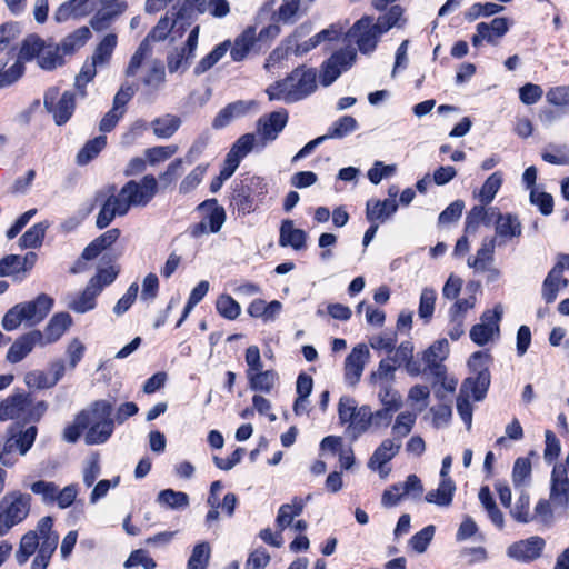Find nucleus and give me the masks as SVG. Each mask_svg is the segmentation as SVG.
<instances>
[{
    "instance_id": "21",
    "label": "nucleus",
    "mask_w": 569,
    "mask_h": 569,
    "mask_svg": "<svg viewBox=\"0 0 569 569\" xmlns=\"http://www.w3.org/2000/svg\"><path fill=\"white\" fill-rule=\"evenodd\" d=\"M400 448L401 441L391 438L385 439L370 457L368 467L382 473V467L399 452Z\"/></svg>"
},
{
    "instance_id": "64",
    "label": "nucleus",
    "mask_w": 569,
    "mask_h": 569,
    "mask_svg": "<svg viewBox=\"0 0 569 569\" xmlns=\"http://www.w3.org/2000/svg\"><path fill=\"white\" fill-rule=\"evenodd\" d=\"M256 142L253 133H246L233 143L228 153L241 161L253 149Z\"/></svg>"
},
{
    "instance_id": "59",
    "label": "nucleus",
    "mask_w": 569,
    "mask_h": 569,
    "mask_svg": "<svg viewBox=\"0 0 569 569\" xmlns=\"http://www.w3.org/2000/svg\"><path fill=\"white\" fill-rule=\"evenodd\" d=\"M107 144L104 136H99L91 141L87 142L86 146L77 156L79 164H86L93 159Z\"/></svg>"
},
{
    "instance_id": "53",
    "label": "nucleus",
    "mask_w": 569,
    "mask_h": 569,
    "mask_svg": "<svg viewBox=\"0 0 569 569\" xmlns=\"http://www.w3.org/2000/svg\"><path fill=\"white\" fill-rule=\"evenodd\" d=\"M216 308L218 313L228 319L234 320L241 312L240 305L229 295H221L217 298Z\"/></svg>"
},
{
    "instance_id": "28",
    "label": "nucleus",
    "mask_w": 569,
    "mask_h": 569,
    "mask_svg": "<svg viewBox=\"0 0 569 569\" xmlns=\"http://www.w3.org/2000/svg\"><path fill=\"white\" fill-rule=\"evenodd\" d=\"M455 492L456 483L453 480H440L437 489L430 490L426 493L425 500L428 503H432L441 508H448L452 503Z\"/></svg>"
},
{
    "instance_id": "44",
    "label": "nucleus",
    "mask_w": 569,
    "mask_h": 569,
    "mask_svg": "<svg viewBox=\"0 0 569 569\" xmlns=\"http://www.w3.org/2000/svg\"><path fill=\"white\" fill-rule=\"evenodd\" d=\"M113 423L112 418H108L100 421V423L92 425L88 428L84 436L86 443L98 445L106 442L113 432Z\"/></svg>"
},
{
    "instance_id": "25",
    "label": "nucleus",
    "mask_w": 569,
    "mask_h": 569,
    "mask_svg": "<svg viewBox=\"0 0 569 569\" xmlns=\"http://www.w3.org/2000/svg\"><path fill=\"white\" fill-rule=\"evenodd\" d=\"M92 9V0H69L56 10L54 19L58 22H63L70 18H82L88 16Z\"/></svg>"
},
{
    "instance_id": "13",
    "label": "nucleus",
    "mask_w": 569,
    "mask_h": 569,
    "mask_svg": "<svg viewBox=\"0 0 569 569\" xmlns=\"http://www.w3.org/2000/svg\"><path fill=\"white\" fill-rule=\"evenodd\" d=\"M357 52L353 48H346L333 53L323 64L321 69V83L330 86L341 74L348 70L356 61Z\"/></svg>"
},
{
    "instance_id": "6",
    "label": "nucleus",
    "mask_w": 569,
    "mask_h": 569,
    "mask_svg": "<svg viewBox=\"0 0 569 569\" xmlns=\"http://www.w3.org/2000/svg\"><path fill=\"white\" fill-rule=\"evenodd\" d=\"M31 496L11 491L0 500V535L23 521L30 512Z\"/></svg>"
},
{
    "instance_id": "23",
    "label": "nucleus",
    "mask_w": 569,
    "mask_h": 569,
    "mask_svg": "<svg viewBox=\"0 0 569 569\" xmlns=\"http://www.w3.org/2000/svg\"><path fill=\"white\" fill-rule=\"evenodd\" d=\"M71 323L72 319L69 313L60 312L54 315L46 326L44 330L41 331V336L43 337V346L58 341L69 329Z\"/></svg>"
},
{
    "instance_id": "36",
    "label": "nucleus",
    "mask_w": 569,
    "mask_h": 569,
    "mask_svg": "<svg viewBox=\"0 0 569 569\" xmlns=\"http://www.w3.org/2000/svg\"><path fill=\"white\" fill-rule=\"evenodd\" d=\"M118 43V37L114 33L106 34L101 41L97 44L91 60L100 68L106 67L113 53L114 48Z\"/></svg>"
},
{
    "instance_id": "15",
    "label": "nucleus",
    "mask_w": 569,
    "mask_h": 569,
    "mask_svg": "<svg viewBox=\"0 0 569 569\" xmlns=\"http://www.w3.org/2000/svg\"><path fill=\"white\" fill-rule=\"evenodd\" d=\"M510 21L508 18L498 17L490 22H480L476 26V33L471 38L473 47H479L483 41L490 44H498L499 40L509 31Z\"/></svg>"
},
{
    "instance_id": "14",
    "label": "nucleus",
    "mask_w": 569,
    "mask_h": 569,
    "mask_svg": "<svg viewBox=\"0 0 569 569\" xmlns=\"http://www.w3.org/2000/svg\"><path fill=\"white\" fill-rule=\"evenodd\" d=\"M198 209L203 213V219L198 223L192 233L198 237L206 233L220 231L226 220L224 209L218 204L216 199L202 202Z\"/></svg>"
},
{
    "instance_id": "9",
    "label": "nucleus",
    "mask_w": 569,
    "mask_h": 569,
    "mask_svg": "<svg viewBox=\"0 0 569 569\" xmlns=\"http://www.w3.org/2000/svg\"><path fill=\"white\" fill-rule=\"evenodd\" d=\"M503 307L499 303L492 310L482 313L480 322L470 330L471 340L483 346L499 335V322L502 318Z\"/></svg>"
},
{
    "instance_id": "20",
    "label": "nucleus",
    "mask_w": 569,
    "mask_h": 569,
    "mask_svg": "<svg viewBox=\"0 0 569 569\" xmlns=\"http://www.w3.org/2000/svg\"><path fill=\"white\" fill-rule=\"evenodd\" d=\"M37 346L44 347L43 337L40 330H32L12 343L8 350L7 359L12 363H17L24 359Z\"/></svg>"
},
{
    "instance_id": "62",
    "label": "nucleus",
    "mask_w": 569,
    "mask_h": 569,
    "mask_svg": "<svg viewBox=\"0 0 569 569\" xmlns=\"http://www.w3.org/2000/svg\"><path fill=\"white\" fill-rule=\"evenodd\" d=\"M502 183V174L500 172H493L481 187L479 197L483 203H490Z\"/></svg>"
},
{
    "instance_id": "4",
    "label": "nucleus",
    "mask_w": 569,
    "mask_h": 569,
    "mask_svg": "<svg viewBox=\"0 0 569 569\" xmlns=\"http://www.w3.org/2000/svg\"><path fill=\"white\" fill-rule=\"evenodd\" d=\"M53 306V299L44 293L34 300L21 302L7 311L2 319V327L8 330L17 329L22 322L34 326L41 322Z\"/></svg>"
},
{
    "instance_id": "49",
    "label": "nucleus",
    "mask_w": 569,
    "mask_h": 569,
    "mask_svg": "<svg viewBox=\"0 0 569 569\" xmlns=\"http://www.w3.org/2000/svg\"><path fill=\"white\" fill-rule=\"evenodd\" d=\"M157 502L170 509H184L189 506V496L181 491L164 489L158 493Z\"/></svg>"
},
{
    "instance_id": "48",
    "label": "nucleus",
    "mask_w": 569,
    "mask_h": 569,
    "mask_svg": "<svg viewBox=\"0 0 569 569\" xmlns=\"http://www.w3.org/2000/svg\"><path fill=\"white\" fill-rule=\"evenodd\" d=\"M181 120L172 114H166L157 118L151 122L153 133L158 138L167 139L174 134L179 129Z\"/></svg>"
},
{
    "instance_id": "31",
    "label": "nucleus",
    "mask_w": 569,
    "mask_h": 569,
    "mask_svg": "<svg viewBox=\"0 0 569 569\" xmlns=\"http://www.w3.org/2000/svg\"><path fill=\"white\" fill-rule=\"evenodd\" d=\"M113 407L112 403L107 400H98L88 408L83 409L79 416H84L86 429L92 425L100 423V421L111 418Z\"/></svg>"
},
{
    "instance_id": "55",
    "label": "nucleus",
    "mask_w": 569,
    "mask_h": 569,
    "mask_svg": "<svg viewBox=\"0 0 569 569\" xmlns=\"http://www.w3.org/2000/svg\"><path fill=\"white\" fill-rule=\"evenodd\" d=\"M164 68L160 60L152 59L146 67V74L142 79L146 86L158 88L164 81Z\"/></svg>"
},
{
    "instance_id": "32",
    "label": "nucleus",
    "mask_w": 569,
    "mask_h": 569,
    "mask_svg": "<svg viewBox=\"0 0 569 569\" xmlns=\"http://www.w3.org/2000/svg\"><path fill=\"white\" fill-rule=\"evenodd\" d=\"M92 33L89 27H80L66 36L59 43L63 54H73L80 50L91 38Z\"/></svg>"
},
{
    "instance_id": "1",
    "label": "nucleus",
    "mask_w": 569,
    "mask_h": 569,
    "mask_svg": "<svg viewBox=\"0 0 569 569\" xmlns=\"http://www.w3.org/2000/svg\"><path fill=\"white\" fill-rule=\"evenodd\" d=\"M158 182L151 174L144 176L140 181H128L118 192L113 187L101 191L102 199L96 226L99 229L108 227L119 216H126L131 207H146L156 196Z\"/></svg>"
},
{
    "instance_id": "26",
    "label": "nucleus",
    "mask_w": 569,
    "mask_h": 569,
    "mask_svg": "<svg viewBox=\"0 0 569 569\" xmlns=\"http://www.w3.org/2000/svg\"><path fill=\"white\" fill-rule=\"evenodd\" d=\"M449 353V343L446 339H441L432 343L423 352V361L427 367L438 377L442 375L441 362L447 358Z\"/></svg>"
},
{
    "instance_id": "56",
    "label": "nucleus",
    "mask_w": 569,
    "mask_h": 569,
    "mask_svg": "<svg viewBox=\"0 0 569 569\" xmlns=\"http://www.w3.org/2000/svg\"><path fill=\"white\" fill-rule=\"evenodd\" d=\"M48 224L44 222H40L31 227L28 231H26L19 239L20 247L22 248H37L41 244Z\"/></svg>"
},
{
    "instance_id": "38",
    "label": "nucleus",
    "mask_w": 569,
    "mask_h": 569,
    "mask_svg": "<svg viewBox=\"0 0 569 569\" xmlns=\"http://www.w3.org/2000/svg\"><path fill=\"white\" fill-rule=\"evenodd\" d=\"M152 59L153 58L151 46L149 44V39H144L131 57L129 64L126 69V76L134 77L140 70V68H146L149 64V61Z\"/></svg>"
},
{
    "instance_id": "22",
    "label": "nucleus",
    "mask_w": 569,
    "mask_h": 569,
    "mask_svg": "<svg viewBox=\"0 0 569 569\" xmlns=\"http://www.w3.org/2000/svg\"><path fill=\"white\" fill-rule=\"evenodd\" d=\"M496 241V237L485 238L476 254L468 258V267L477 271H486L495 260Z\"/></svg>"
},
{
    "instance_id": "19",
    "label": "nucleus",
    "mask_w": 569,
    "mask_h": 569,
    "mask_svg": "<svg viewBox=\"0 0 569 569\" xmlns=\"http://www.w3.org/2000/svg\"><path fill=\"white\" fill-rule=\"evenodd\" d=\"M545 540L538 536H533L510 545L507 549V555L517 561L530 562L541 556Z\"/></svg>"
},
{
    "instance_id": "40",
    "label": "nucleus",
    "mask_w": 569,
    "mask_h": 569,
    "mask_svg": "<svg viewBox=\"0 0 569 569\" xmlns=\"http://www.w3.org/2000/svg\"><path fill=\"white\" fill-rule=\"evenodd\" d=\"M417 421V413L411 411H401L396 416V419L391 427V435L393 440L402 442V439L407 437L413 429Z\"/></svg>"
},
{
    "instance_id": "33",
    "label": "nucleus",
    "mask_w": 569,
    "mask_h": 569,
    "mask_svg": "<svg viewBox=\"0 0 569 569\" xmlns=\"http://www.w3.org/2000/svg\"><path fill=\"white\" fill-rule=\"evenodd\" d=\"M282 309L278 300L266 302L262 299H254L248 307V313L253 318H261L264 322L273 321Z\"/></svg>"
},
{
    "instance_id": "54",
    "label": "nucleus",
    "mask_w": 569,
    "mask_h": 569,
    "mask_svg": "<svg viewBox=\"0 0 569 569\" xmlns=\"http://www.w3.org/2000/svg\"><path fill=\"white\" fill-rule=\"evenodd\" d=\"M301 0H281V4L274 13L277 22L293 23L300 10Z\"/></svg>"
},
{
    "instance_id": "27",
    "label": "nucleus",
    "mask_w": 569,
    "mask_h": 569,
    "mask_svg": "<svg viewBox=\"0 0 569 569\" xmlns=\"http://www.w3.org/2000/svg\"><path fill=\"white\" fill-rule=\"evenodd\" d=\"M307 233L302 229L295 227L293 221L284 220L280 228L279 244L281 247H291L295 250L305 248Z\"/></svg>"
},
{
    "instance_id": "5",
    "label": "nucleus",
    "mask_w": 569,
    "mask_h": 569,
    "mask_svg": "<svg viewBox=\"0 0 569 569\" xmlns=\"http://www.w3.org/2000/svg\"><path fill=\"white\" fill-rule=\"evenodd\" d=\"M60 51L59 44L46 42L40 37L32 34L23 40L20 59L29 61L36 58L41 69L51 71L64 63Z\"/></svg>"
},
{
    "instance_id": "58",
    "label": "nucleus",
    "mask_w": 569,
    "mask_h": 569,
    "mask_svg": "<svg viewBox=\"0 0 569 569\" xmlns=\"http://www.w3.org/2000/svg\"><path fill=\"white\" fill-rule=\"evenodd\" d=\"M435 531L436 528L432 525L425 527L410 538L409 547L416 553H423L427 550L428 546L430 545L431 540L433 539Z\"/></svg>"
},
{
    "instance_id": "51",
    "label": "nucleus",
    "mask_w": 569,
    "mask_h": 569,
    "mask_svg": "<svg viewBox=\"0 0 569 569\" xmlns=\"http://www.w3.org/2000/svg\"><path fill=\"white\" fill-rule=\"evenodd\" d=\"M100 6L101 8L90 20V27L96 31L107 29L117 17L122 14V12H118L109 7V4L100 3Z\"/></svg>"
},
{
    "instance_id": "2",
    "label": "nucleus",
    "mask_w": 569,
    "mask_h": 569,
    "mask_svg": "<svg viewBox=\"0 0 569 569\" xmlns=\"http://www.w3.org/2000/svg\"><path fill=\"white\" fill-rule=\"evenodd\" d=\"M311 32L312 24L310 22H303L298 26L284 40V48H277L270 53L264 68L270 70L274 63L281 61L288 53H293L295 56L300 57L308 53L323 41L336 40L341 34L342 28L332 24L307 39Z\"/></svg>"
},
{
    "instance_id": "41",
    "label": "nucleus",
    "mask_w": 569,
    "mask_h": 569,
    "mask_svg": "<svg viewBox=\"0 0 569 569\" xmlns=\"http://www.w3.org/2000/svg\"><path fill=\"white\" fill-rule=\"evenodd\" d=\"M40 532L38 531V527L33 531H29L22 536L19 545V549L16 552L17 561L20 565H23L28 561L30 556L34 553L38 547L41 545Z\"/></svg>"
},
{
    "instance_id": "45",
    "label": "nucleus",
    "mask_w": 569,
    "mask_h": 569,
    "mask_svg": "<svg viewBox=\"0 0 569 569\" xmlns=\"http://www.w3.org/2000/svg\"><path fill=\"white\" fill-rule=\"evenodd\" d=\"M372 426L371 410L368 406H362L347 428L348 435L356 440Z\"/></svg>"
},
{
    "instance_id": "60",
    "label": "nucleus",
    "mask_w": 569,
    "mask_h": 569,
    "mask_svg": "<svg viewBox=\"0 0 569 569\" xmlns=\"http://www.w3.org/2000/svg\"><path fill=\"white\" fill-rule=\"evenodd\" d=\"M178 151V147L176 144L170 146H158L153 148H149L144 151L146 160L151 164L156 166L160 162H163L170 159Z\"/></svg>"
},
{
    "instance_id": "42",
    "label": "nucleus",
    "mask_w": 569,
    "mask_h": 569,
    "mask_svg": "<svg viewBox=\"0 0 569 569\" xmlns=\"http://www.w3.org/2000/svg\"><path fill=\"white\" fill-rule=\"evenodd\" d=\"M532 463L528 457L516 459L512 468V483L517 489H523L531 481Z\"/></svg>"
},
{
    "instance_id": "43",
    "label": "nucleus",
    "mask_w": 569,
    "mask_h": 569,
    "mask_svg": "<svg viewBox=\"0 0 569 569\" xmlns=\"http://www.w3.org/2000/svg\"><path fill=\"white\" fill-rule=\"evenodd\" d=\"M250 389L254 391L270 392L274 387L278 375L274 370L254 371L247 376Z\"/></svg>"
},
{
    "instance_id": "50",
    "label": "nucleus",
    "mask_w": 569,
    "mask_h": 569,
    "mask_svg": "<svg viewBox=\"0 0 569 569\" xmlns=\"http://www.w3.org/2000/svg\"><path fill=\"white\" fill-rule=\"evenodd\" d=\"M376 387L378 388L377 397L382 407L393 410H399L402 407V397L393 388V383L378 385Z\"/></svg>"
},
{
    "instance_id": "47",
    "label": "nucleus",
    "mask_w": 569,
    "mask_h": 569,
    "mask_svg": "<svg viewBox=\"0 0 569 569\" xmlns=\"http://www.w3.org/2000/svg\"><path fill=\"white\" fill-rule=\"evenodd\" d=\"M397 366L390 359H382L377 369L369 376V383L371 386L393 383L396 378Z\"/></svg>"
},
{
    "instance_id": "34",
    "label": "nucleus",
    "mask_w": 569,
    "mask_h": 569,
    "mask_svg": "<svg viewBox=\"0 0 569 569\" xmlns=\"http://www.w3.org/2000/svg\"><path fill=\"white\" fill-rule=\"evenodd\" d=\"M496 236L512 239L521 236L522 227L518 217L511 213H499L496 220Z\"/></svg>"
},
{
    "instance_id": "52",
    "label": "nucleus",
    "mask_w": 569,
    "mask_h": 569,
    "mask_svg": "<svg viewBox=\"0 0 569 569\" xmlns=\"http://www.w3.org/2000/svg\"><path fill=\"white\" fill-rule=\"evenodd\" d=\"M358 128L357 120L351 116H345L332 123L328 133L323 134L327 139H340L353 132Z\"/></svg>"
},
{
    "instance_id": "11",
    "label": "nucleus",
    "mask_w": 569,
    "mask_h": 569,
    "mask_svg": "<svg viewBox=\"0 0 569 569\" xmlns=\"http://www.w3.org/2000/svg\"><path fill=\"white\" fill-rule=\"evenodd\" d=\"M51 529L52 519L50 517H43L39 520L38 531L40 532L41 545L38 555L32 561V569H46L57 549L59 536L52 532Z\"/></svg>"
},
{
    "instance_id": "10",
    "label": "nucleus",
    "mask_w": 569,
    "mask_h": 569,
    "mask_svg": "<svg viewBox=\"0 0 569 569\" xmlns=\"http://www.w3.org/2000/svg\"><path fill=\"white\" fill-rule=\"evenodd\" d=\"M51 529L52 519L50 517H43L39 520L38 531L40 532L41 545L38 555L32 561V569H46L57 549L59 536L52 532Z\"/></svg>"
},
{
    "instance_id": "24",
    "label": "nucleus",
    "mask_w": 569,
    "mask_h": 569,
    "mask_svg": "<svg viewBox=\"0 0 569 569\" xmlns=\"http://www.w3.org/2000/svg\"><path fill=\"white\" fill-rule=\"evenodd\" d=\"M258 41L257 31L254 27L246 28L231 43L230 56L233 61L239 62L244 60L254 43Z\"/></svg>"
},
{
    "instance_id": "12",
    "label": "nucleus",
    "mask_w": 569,
    "mask_h": 569,
    "mask_svg": "<svg viewBox=\"0 0 569 569\" xmlns=\"http://www.w3.org/2000/svg\"><path fill=\"white\" fill-rule=\"evenodd\" d=\"M549 499L557 513H565L569 509V478L561 465H556L551 472Z\"/></svg>"
},
{
    "instance_id": "18",
    "label": "nucleus",
    "mask_w": 569,
    "mask_h": 569,
    "mask_svg": "<svg viewBox=\"0 0 569 569\" xmlns=\"http://www.w3.org/2000/svg\"><path fill=\"white\" fill-rule=\"evenodd\" d=\"M370 359V351L365 343L357 345L345 361V379L355 386L359 382L365 366Z\"/></svg>"
},
{
    "instance_id": "3",
    "label": "nucleus",
    "mask_w": 569,
    "mask_h": 569,
    "mask_svg": "<svg viewBox=\"0 0 569 569\" xmlns=\"http://www.w3.org/2000/svg\"><path fill=\"white\" fill-rule=\"evenodd\" d=\"M316 89V70L299 67L296 68L286 79L269 86L266 92L269 100H279L291 103L308 97Z\"/></svg>"
},
{
    "instance_id": "37",
    "label": "nucleus",
    "mask_w": 569,
    "mask_h": 569,
    "mask_svg": "<svg viewBox=\"0 0 569 569\" xmlns=\"http://www.w3.org/2000/svg\"><path fill=\"white\" fill-rule=\"evenodd\" d=\"M305 508V501L301 498H293L290 503L282 505L279 508L276 519L277 527L282 531L290 525L296 517L300 516Z\"/></svg>"
},
{
    "instance_id": "61",
    "label": "nucleus",
    "mask_w": 569,
    "mask_h": 569,
    "mask_svg": "<svg viewBox=\"0 0 569 569\" xmlns=\"http://www.w3.org/2000/svg\"><path fill=\"white\" fill-rule=\"evenodd\" d=\"M210 558V546L208 542L198 543L189 558L188 569H206Z\"/></svg>"
},
{
    "instance_id": "17",
    "label": "nucleus",
    "mask_w": 569,
    "mask_h": 569,
    "mask_svg": "<svg viewBox=\"0 0 569 569\" xmlns=\"http://www.w3.org/2000/svg\"><path fill=\"white\" fill-rule=\"evenodd\" d=\"M288 122V112L286 110L273 111L259 118L257 122V132L260 136L262 146L277 139Z\"/></svg>"
},
{
    "instance_id": "46",
    "label": "nucleus",
    "mask_w": 569,
    "mask_h": 569,
    "mask_svg": "<svg viewBox=\"0 0 569 569\" xmlns=\"http://www.w3.org/2000/svg\"><path fill=\"white\" fill-rule=\"evenodd\" d=\"M231 48V41L226 40L218 46L214 47V49L208 53L206 57H203L198 64L194 67V73L201 74L211 69L216 63H218L228 51H230Z\"/></svg>"
},
{
    "instance_id": "29",
    "label": "nucleus",
    "mask_w": 569,
    "mask_h": 569,
    "mask_svg": "<svg viewBox=\"0 0 569 569\" xmlns=\"http://www.w3.org/2000/svg\"><path fill=\"white\" fill-rule=\"evenodd\" d=\"M29 406L27 396L17 393L8 397L0 403V421L11 420L21 417Z\"/></svg>"
},
{
    "instance_id": "57",
    "label": "nucleus",
    "mask_w": 569,
    "mask_h": 569,
    "mask_svg": "<svg viewBox=\"0 0 569 569\" xmlns=\"http://www.w3.org/2000/svg\"><path fill=\"white\" fill-rule=\"evenodd\" d=\"M510 512L519 522L527 523L533 521L532 513L530 512V497L525 490H521Z\"/></svg>"
},
{
    "instance_id": "35",
    "label": "nucleus",
    "mask_w": 569,
    "mask_h": 569,
    "mask_svg": "<svg viewBox=\"0 0 569 569\" xmlns=\"http://www.w3.org/2000/svg\"><path fill=\"white\" fill-rule=\"evenodd\" d=\"M567 284L568 280L559 273V269H551L542 283V298L547 303L553 302L558 292L563 290Z\"/></svg>"
},
{
    "instance_id": "8",
    "label": "nucleus",
    "mask_w": 569,
    "mask_h": 569,
    "mask_svg": "<svg viewBox=\"0 0 569 569\" xmlns=\"http://www.w3.org/2000/svg\"><path fill=\"white\" fill-rule=\"evenodd\" d=\"M383 33L371 17H363L351 27L347 36L357 43L361 53L368 54L376 49Z\"/></svg>"
},
{
    "instance_id": "39",
    "label": "nucleus",
    "mask_w": 569,
    "mask_h": 569,
    "mask_svg": "<svg viewBox=\"0 0 569 569\" xmlns=\"http://www.w3.org/2000/svg\"><path fill=\"white\" fill-rule=\"evenodd\" d=\"M98 296L99 288L94 289L93 286L88 283L86 289L80 295L73 297L68 302V307L74 312L84 313L96 307V298Z\"/></svg>"
},
{
    "instance_id": "63",
    "label": "nucleus",
    "mask_w": 569,
    "mask_h": 569,
    "mask_svg": "<svg viewBox=\"0 0 569 569\" xmlns=\"http://www.w3.org/2000/svg\"><path fill=\"white\" fill-rule=\"evenodd\" d=\"M437 293L431 288H423L420 295L418 315L426 321L430 320L435 311Z\"/></svg>"
},
{
    "instance_id": "16",
    "label": "nucleus",
    "mask_w": 569,
    "mask_h": 569,
    "mask_svg": "<svg viewBox=\"0 0 569 569\" xmlns=\"http://www.w3.org/2000/svg\"><path fill=\"white\" fill-rule=\"evenodd\" d=\"M200 27L196 26L189 33L184 47L171 52L168 57V70L170 73L183 72L188 69L190 60L194 57Z\"/></svg>"
},
{
    "instance_id": "7",
    "label": "nucleus",
    "mask_w": 569,
    "mask_h": 569,
    "mask_svg": "<svg viewBox=\"0 0 569 569\" xmlns=\"http://www.w3.org/2000/svg\"><path fill=\"white\" fill-rule=\"evenodd\" d=\"M44 108L52 114L56 124L62 126L69 121L76 109V93H60L58 87H51L44 94Z\"/></svg>"
},
{
    "instance_id": "30",
    "label": "nucleus",
    "mask_w": 569,
    "mask_h": 569,
    "mask_svg": "<svg viewBox=\"0 0 569 569\" xmlns=\"http://www.w3.org/2000/svg\"><path fill=\"white\" fill-rule=\"evenodd\" d=\"M397 208L395 199H386L383 201L371 199L367 202L366 216L370 222L377 220L385 221L397 211Z\"/></svg>"
}]
</instances>
